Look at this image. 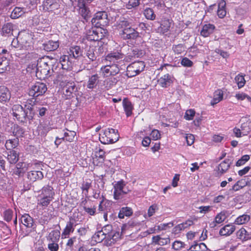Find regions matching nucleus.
Masks as SVG:
<instances>
[{"instance_id":"1","label":"nucleus","mask_w":251,"mask_h":251,"mask_svg":"<svg viewBox=\"0 0 251 251\" xmlns=\"http://www.w3.org/2000/svg\"><path fill=\"white\" fill-rule=\"evenodd\" d=\"M47 58H43L38 60L36 65H32L34 72L36 73V76L39 79H45L50 76L53 72L50 71L49 62L47 61Z\"/></svg>"},{"instance_id":"2","label":"nucleus","mask_w":251,"mask_h":251,"mask_svg":"<svg viewBox=\"0 0 251 251\" xmlns=\"http://www.w3.org/2000/svg\"><path fill=\"white\" fill-rule=\"evenodd\" d=\"M61 86L63 87V95L66 99H69L74 92L76 90L75 84L74 82L67 81V76L62 75H58L55 80Z\"/></svg>"},{"instance_id":"3","label":"nucleus","mask_w":251,"mask_h":251,"mask_svg":"<svg viewBox=\"0 0 251 251\" xmlns=\"http://www.w3.org/2000/svg\"><path fill=\"white\" fill-rule=\"evenodd\" d=\"M119 135L117 130L108 128L100 134V140L103 144L115 143L119 139Z\"/></svg>"},{"instance_id":"4","label":"nucleus","mask_w":251,"mask_h":251,"mask_svg":"<svg viewBox=\"0 0 251 251\" xmlns=\"http://www.w3.org/2000/svg\"><path fill=\"white\" fill-rule=\"evenodd\" d=\"M129 24L128 21L126 20L120 21L118 27L122 29V32L120 33L122 37L124 39H135L139 33L134 28L128 27Z\"/></svg>"},{"instance_id":"5","label":"nucleus","mask_w":251,"mask_h":251,"mask_svg":"<svg viewBox=\"0 0 251 251\" xmlns=\"http://www.w3.org/2000/svg\"><path fill=\"white\" fill-rule=\"evenodd\" d=\"M21 50L28 51L32 48L31 35L25 31H21L19 33Z\"/></svg>"},{"instance_id":"6","label":"nucleus","mask_w":251,"mask_h":251,"mask_svg":"<svg viewBox=\"0 0 251 251\" xmlns=\"http://www.w3.org/2000/svg\"><path fill=\"white\" fill-rule=\"evenodd\" d=\"M92 23L98 28H100L108 25L109 21L107 18V14L104 11H99L96 13L92 19Z\"/></svg>"},{"instance_id":"7","label":"nucleus","mask_w":251,"mask_h":251,"mask_svg":"<svg viewBox=\"0 0 251 251\" xmlns=\"http://www.w3.org/2000/svg\"><path fill=\"white\" fill-rule=\"evenodd\" d=\"M47 90L46 85L42 82H37L29 88L28 94L33 97L43 95Z\"/></svg>"},{"instance_id":"8","label":"nucleus","mask_w":251,"mask_h":251,"mask_svg":"<svg viewBox=\"0 0 251 251\" xmlns=\"http://www.w3.org/2000/svg\"><path fill=\"white\" fill-rule=\"evenodd\" d=\"M145 65L143 61L132 63L127 67V75L129 77L134 76L142 72Z\"/></svg>"},{"instance_id":"9","label":"nucleus","mask_w":251,"mask_h":251,"mask_svg":"<svg viewBox=\"0 0 251 251\" xmlns=\"http://www.w3.org/2000/svg\"><path fill=\"white\" fill-rule=\"evenodd\" d=\"M107 31L102 27L97 28L96 30L89 31L87 35L89 41H99L107 35Z\"/></svg>"},{"instance_id":"10","label":"nucleus","mask_w":251,"mask_h":251,"mask_svg":"<svg viewBox=\"0 0 251 251\" xmlns=\"http://www.w3.org/2000/svg\"><path fill=\"white\" fill-rule=\"evenodd\" d=\"M120 71L119 67L117 64L111 65H107L100 68V73L104 77H108L111 75H115Z\"/></svg>"},{"instance_id":"11","label":"nucleus","mask_w":251,"mask_h":251,"mask_svg":"<svg viewBox=\"0 0 251 251\" xmlns=\"http://www.w3.org/2000/svg\"><path fill=\"white\" fill-rule=\"evenodd\" d=\"M126 184L124 181L117 182L114 186V198L115 200L121 199L123 196L127 192L125 189Z\"/></svg>"},{"instance_id":"12","label":"nucleus","mask_w":251,"mask_h":251,"mask_svg":"<svg viewBox=\"0 0 251 251\" xmlns=\"http://www.w3.org/2000/svg\"><path fill=\"white\" fill-rule=\"evenodd\" d=\"M13 116L18 120H22L27 114V111L20 104H15L12 107Z\"/></svg>"},{"instance_id":"13","label":"nucleus","mask_w":251,"mask_h":251,"mask_svg":"<svg viewBox=\"0 0 251 251\" xmlns=\"http://www.w3.org/2000/svg\"><path fill=\"white\" fill-rule=\"evenodd\" d=\"M59 0H46L43 2V7L45 11H53L59 8Z\"/></svg>"},{"instance_id":"14","label":"nucleus","mask_w":251,"mask_h":251,"mask_svg":"<svg viewBox=\"0 0 251 251\" xmlns=\"http://www.w3.org/2000/svg\"><path fill=\"white\" fill-rule=\"evenodd\" d=\"M75 222L72 218L67 222L65 227L64 228L61 237L62 239L68 238L70 234L73 233L75 230L74 228Z\"/></svg>"},{"instance_id":"15","label":"nucleus","mask_w":251,"mask_h":251,"mask_svg":"<svg viewBox=\"0 0 251 251\" xmlns=\"http://www.w3.org/2000/svg\"><path fill=\"white\" fill-rule=\"evenodd\" d=\"M98 50L97 51L95 50L93 47H90L89 49L87 50L86 56L91 61H94L96 59L97 56L101 54L103 50V48H101L100 46L99 45Z\"/></svg>"},{"instance_id":"16","label":"nucleus","mask_w":251,"mask_h":251,"mask_svg":"<svg viewBox=\"0 0 251 251\" xmlns=\"http://www.w3.org/2000/svg\"><path fill=\"white\" fill-rule=\"evenodd\" d=\"M21 222L27 228L34 229L35 227L33 219L29 214H25L22 215L21 218Z\"/></svg>"},{"instance_id":"17","label":"nucleus","mask_w":251,"mask_h":251,"mask_svg":"<svg viewBox=\"0 0 251 251\" xmlns=\"http://www.w3.org/2000/svg\"><path fill=\"white\" fill-rule=\"evenodd\" d=\"M105 152L99 148L95 153V157L93 159V162L96 165H100L104 161Z\"/></svg>"},{"instance_id":"18","label":"nucleus","mask_w":251,"mask_h":251,"mask_svg":"<svg viewBox=\"0 0 251 251\" xmlns=\"http://www.w3.org/2000/svg\"><path fill=\"white\" fill-rule=\"evenodd\" d=\"M174 78L169 74H166L161 77L159 80V83L162 87H167L170 86L174 81Z\"/></svg>"},{"instance_id":"19","label":"nucleus","mask_w":251,"mask_h":251,"mask_svg":"<svg viewBox=\"0 0 251 251\" xmlns=\"http://www.w3.org/2000/svg\"><path fill=\"white\" fill-rule=\"evenodd\" d=\"M235 230V227L232 224H227L221 228L219 234L221 236H228L233 233Z\"/></svg>"},{"instance_id":"20","label":"nucleus","mask_w":251,"mask_h":251,"mask_svg":"<svg viewBox=\"0 0 251 251\" xmlns=\"http://www.w3.org/2000/svg\"><path fill=\"white\" fill-rule=\"evenodd\" d=\"M99 81V76L98 75L95 74L89 77L87 82L86 86L87 88L92 89L95 88Z\"/></svg>"},{"instance_id":"21","label":"nucleus","mask_w":251,"mask_h":251,"mask_svg":"<svg viewBox=\"0 0 251 251\" xmlns=\"http://www.w3.org/2000/svg\"><path fill=\"white\" fill-rule=\"evenodd\" d=\"M215 29V26L210 24H206L202 26L201 31V35L204 37L209 36L213 33Z\"/></svg>"},{"instance_id":"22","label":"nucleus","mask_w":251,"mask_h":251,"mask_svg":"<svg viewBox=\"0 0 251 251\" xmlns=\"http://www.w3.org/2000/svg\"><path fill=\"white\" fill-rule=\"evenodd\" d=\"M71 57L67 55H64L61 56L60 62L63 70L70 69L72 67V62L70 60Z\"/></svg>"},{"instance_id":"23","label":"nucleus","mask_w":251,"mask_h":251,"mask_svg":"<svg viewBox=\"0 0 251 251\" xmlns=\"http://www.w3.org/2000/svg\"><path fill=\"white\" fill-rule=\"evenodd\" d=\"M121 234L119 232L113 231L111 232V233L108 235L107 238V242L106 243L107 245L111 246L114 244L118 239L120 238Z\"/></svg>"},{"instance_id":"24","label":"nucleus","mask_w":251,"mask_h":251,"mask_svg":"<svg viewBox=\"0 0 251 251\" xmlns=\"http://www.w3.org/2000/svg\"><path fill=\"white\" fill-rule=\"evenodd\" d=\"M43 177V174L40 171H31L27 173V178L31 181L34 182L38 179H41Z\"/></svg>"},{"instance_id":"25","label":"nucleus","mask_w":251,"mask_h":251,"mask_svg":"<svg viewBox=\"0 0 251 251\" xmlns=\"http://www.w3.org/2000/svg\"><path fill=\"white\" fill-rule=\"evenodd\" d=\"M226 218V216L225 212L222 211L218 213L215 217L214 221L210 224L211 227H214L217 224L222 223Z\"/></svg>"},{"instance_id":"26","label":"nucleus","mask_w":251,"mask_h":251,"mask_svg":"<svg viewBox=\"0 0 251 251\" xmlns=\"http://www.w3.org/2000/svg\"><path fill=\"white\" fill-rule=\"evenodd\" d=\"M224 93L222 90L218 89L214 93L213 98L211 101V104L214 105L223 99Z\"/></svg>"},{"instance_id":"27","label":"nucleus","mask_w":251,"mask_h":251,"mask_svg":"<svg viewBox=\"0 0 251 251\" xmlns=\"http://www.w3.org/2000/svg\"><path fill=\"white\" fill-rule=\"evenodd\" d=\"M123 54L118 51H113L109 53L105 58L107 61L115 62V61L121 59L123 58Z\"/></svg>"},{"instance_id":"28","label":"nucleus","mask_w":251,"mask_h":251,"mask_svg":"<svg viewBox=\"0 0 251 251\" xmlns=\"http://www.w3.org/2000/svg\"><path fill=\"white\" fill-rule=\"evenodd\" d=\"M44 49L47 51H50L56 50L59 46L58 41H49L48 42L44 44Z\"/></svg>"},{"instance_id":"29","label":"nucleus","mask_w":251,"mask_h":251,"mask_svg":"<svg viewBox=\"0 0 251 251\" xmlns=\"http://www.w3.org/2000/svg\"><path fill=\"white\" fill-rule=\"evenodd\" d=\"M172 21L168 19L162 20L160 24V27L158 28L159 32L165 33L168 32L171 27Z\"/></svg>"},{"instance_id":"30","label":"nucleus","mask_w":251,"mask_h":251,"mask_svg":"<svg viewBox=\"0 0 251 251\" xmlns=\"http://www.w3.org/2000/svg\"><path fill=\"white\" fill-rule=\"evenodd\" d=\"M32 165L30 163L25 162H19L17 164L16 167L17 173L19 175L24 174L29 168H31Z\"/></svg>"},{"instance_id":"31","label":"nucleus","mask_w":251,"mask_h":251,"mask_svg":"<svg viewBox=\"0 0 251 251\" xmlns=\"http://www.w3.org/2000/svg\"><path fill=\"white\" fill-rule=\"evenodd\" d=\"M237 237L242 241H246L251 238V234L249 233L245 228H241L236 233Z\"/></svg>"},{"instance_id":"32","label":"nucleus","mask_w":251,"mask_h":251,"mask_svg":"<svg viewBox=\"0 0 251 251\" xmlns=\"http://www.w3.org/2000/svg\"><path fill=\"white\" fill-rule=\"evenodd\" d=\"M68 53L70 57L77 58L82 55V50L79 46H76L71 47L68 51Z\"/></svg>"},{"instance_id":"33","label":"nucleus","mask_w":251,"mask_h":251,"mask_svg":"<svg viewBox=\"0 0 251 251\" xmlns=\"http://www.w3.org/2000/svg\"><path fill=\"white\" fill-rule=\"evenodd\" d=\"M10 98L9 90L5 87H0V101L6 102Z\"/></svg>"},{"instance_id":"34","label":"nucleus","mask_w":251,"mask_h":251,"mask_svg":"<svg viewBox=\"0 0 251 251\" xmlns=\"http://www.w3.org/2000/svg\"><path fill=\"white\" fill-rule=\"evenodd\" d=\"M226 3L224 0H221L218 3L217 14L220 18H223L226 15Z\"/></svg>"},{"instance_id":"35","label":"nucleus","mask_w":251,"mask_h":251,"mask_svg":"<svg viewBox=\"0 0 251 251\" xmlns=\"http://www.w3.org/2000/svg\"><path fill=\"white\" fill-rule=\"evenodd\" d=\"M54 194L53 188L51 186H47L42 188V192L40 195L53 199Z\"/></svg>"},{"instance_id":"36","label":"nucleus","mask_w":251,"mask_h":251,"mask_svg":"<svg viewBox=\"0 0 251 251\" xmlns=\"http://www.w3.org/2000/svg\"><path fill=\"white\" fill-rule=\"evenodd\" d=\"M123 105L126 116L127 117L130 116L133 108L131 102L125 98L123 100Z\"/></svg>"},{"instance_id":"37","label":"nucleus","mask_w":251,"mask_h":251,"mask_svg":"<svg viewBox=\"0 0 251 251\" xmlns=\"http://www.w3.org/2000/svg\"><path fill=\"white\" fill-rule=\"evenodd\" d=\"M111 202L110 201L103 199L99 205V210L103 212H108L110 209Z\"/></svg>"},{"instance_id":"38","label":"nucleus","mask_w":251,"mask_h":251,"mask_svg":"<svg viewBox=\"0 0 251 251\" xmlns=\"http://www.w3.org/2000/svg\"><path fill=\"white\" fill-rule=\"evenodd\" d=\"M248 178L245 177L238 180L232 187V190L237 191L244 187L248 184Z\"/></svg>"},{"instance_id":"39","label":"nucleus","mask_w":251,"mask_h":251,"mask_svg":"<svg viewBox=\"0 0 251 251\" xmlns=\"http://www.w3.org/2000/svg\"><path fill=\"white\" fill-rule=\"evenodd\" d=\"M60 237V232L58 230H54L50 232L48 240L51 242H58Z\"/></svg>"},{"instance_id":"40","label":"nucleus","mask_w":251,"mask_h":251,"mask_svg":"<svg viewBox=\"0 0 251 251\" xmlns=\"http://www.w3.org/2000/svg\"><path fill=\"white\" fill-rule=\"evenodd\" d=\"M19 154L15 151H10L7 154V160L11 164L16 163L19 159Z\"/></svg>"},{"instance_id":"41","label":"nucleus","mask_w":251,"mask_h":251,"mask_svg":"<svg viewBox=\"0 0 251 251\" xmlns=\"http://www.w3.org/2000/svg\"><path fill=\"white\" fill-rule=\"evenodd\" d=\"M158 210V206L156 204H152L149 207L147 213L144 215V217L146 219H149L153 216Z\"/></svg>"},{"instance_id":"42","label":"nucleus","mask_w":251,"mask_h":251,"mask_svg":"<svg viewBox=\"0 0 251 251\" xmlns=\"http://www.w3.org/2000/svg\"><path fill=\"white\" fill-rule=\"evenodd\" d=\"M230 162L229 160H225L222 161L218 166V170L220 173H226L230 167Z\"/></svg>"},{"instance_id":"43","label":"nucleus","mask_w":251,"mask_h":251,"mask_svg":"<svg viewBox=\"0 0 251 251\" xmlns=\"http://www.w3.org/2000/svg\"><path fill=\"white\" fill-rule=\"evenodd\" d=\"M207 249V247L204 243H196L191 246L189 250L190 251H205Z\"/></svg>"},{"instance_id":"44","label":"nucleus","mask_w":251,"mask_h":251,"mask_svg":"<svg viewBox=\"0 0 251 251\" xmlns=\"http://www.w3.org/2000/svg\"><path fill=\"white\" fill-rule=\"evenodd\" d=\"M25 13L23 8L19 7H16L12 11L10 17L12 19H17L22 16Z\"/></svg>"},{"instance_id":"45","label":"nucleus","mask_w":251,"mask_h":251,"mask_svg":"<svg viewBox=\"0 0 251 251\" xmlns=\"http://www.w3.org/2000/svg\"><path fill=\"white\" fill-rule=\"evenodd\" d=\"M132 214V209L130 207H123L120 210L118 214V217L120 219H123L125 216L129 217Z\"/></svg>"},{"instance_id":"46","label":"nucleus","mask_w":251,"mask_h":251,"mask_svg":"<svg viewBox=\"0 0 251 251\" xmlns=\"http://www.w3.org/2000/svg\"><path fill=\"white\" fill-rule=\"evenodd\" d=\"M52 200V199H49L47 197L39 195L37 204L38 206H40L44 208L47 207Z\"/></svg>"},{"instance_id":"47","label":"nucleus","mask_w":251,"mask_h":251,"mask_svg":"<svg viewBox=\"0 0 251 251\" xmlns=\"http://www.w3.org/2000/svg\"><path fill=\"white\" fill-rule=\"evenodd\" d=\"M101 230L99 231L93 235L92 238L97 243H100L104 239L107 241V237Z\"/></svg>"},{"instance_id":"48","label":"nucleus","mask_w":251,"mask_h":251,"mask_svg":"<svg viewBox=\"0 0 251 251\" xmlns=\"http://www.w3.org/2000/svg\"><path fill=\"white\" fill-rule=\"evenodd\" d=\"M19 143L18 139L15 138L13 139H9L6 141L5 146L7 150H11L16 148Z\"/></svg>"},{"instance_id":"49","label":"nucleus","mask_w":251,"mask_h":251,"mask_svg":"<svg viewBox=\"0 0 251 251\" xmlns=\"http://www.w3.org/2000/svg\"><path fill=\"white\" fill-rule=\"evenodd\" d=\"M75 135L76 133L75 131L67 130V131L64 132L63 138V140H65L67 141L72 142L74 140Z\"/></svg>"},{"instance_id":"50","label":"nucleus","mask_w":251,"mask_h":251,"mask_svg":"<svg viewBox=\"0 0 251 251\" xmlns=\"http://www.w3.org/2000/svg\"><path fill=\"white\" fill-rule=\"evenodd\" d=\"M250 216L248 215H242L236 218L235 223L237 225H242L247 223L250 220Z\"/></svg>"},{"instance_id":"51","label":"nucleus","mask_w":251,"mask_h":251,"mask_svg":"<svg viewBox=\"0 0 251 251\" xmlns=\"http://www.w3.org/2000/svg\"><path fill=\"white\" fill-rule=\"evenodd\" d=\"M91 187V182L90 180L84 181L82 183L81 189L82 191V193H83L86 196L88 195L89 189Z\"/></svg>"},{"instance_id":"52","label":"nucleus","mask_w":251,"mask_h":251,"mask_svg":"<svg viewBox=\"0 0 251 251\" xmlns=\"http://www.w3.org/2000/svg\"><path fill=\"white\" fill-rule=\"evenodd\" d=\"M235 81L236 82L239 89L242 88L245 84L246 80L244 76L239 74L235 77Z\"/></svg>"},{"instance_id":"53","label":"nucleus","mask_w":251,"mask_h":251,"mask_svg":"<svg viewBox=\"0 0 251 251\" xmlns=\"http://www.w3.org/2000/svg\"><path fill=\"white\" fill-rule=\"evenodd\" d=\"M145 17L150 20H154L155 19V15L153 10L150 8H147L144 12Z\"/></svg>"},{"instance_id":"54","label":"nucleus","mask_w":251,"mask_h":251,"mask_svg":"<svg viewBox=\"0 0 251 251\" xmlns=\"http://www.w3.org/2000/svg\"><path fill=\"white\" fill-rule=\"evenodd\" d=\"M235 97L238 100H243L247 99L248 101L251 102V97L243 92L237 93L235 95Z\"/></svg>"},{"instance_id":"55","label":"nucleus","mask_w":251,"mask_h":251,"mask_svg":"<svg viewBox=\"0 0 251 251\" xmlns=\"http://www.w3.org/2000/svg\"><path fill=\"white\" fill-rule=\"evenodd\" d=\"M173 226L174 224L172 222L160 224L156 226L157 231L159 232L162 230H167L168 228H170Z\"/></svg>"},{"instance_id":"56","label":"nucleus","mask_w":251,"mask_h":251,"mask_svg":"<svg viewBox=\"0 0 251 251\" xmlns=\"http://www.w3.org/2000/svg\"><path fill=\"white\" fill-rule=\"evenodd\" d=\"M241 130L243 133V135H247L251 130V123L246 122L242 124L241 126Z\"/></svg>"},{"instance_id":"57","label":"nucleus","mask_w":251,"mask_h":251,"mask_svg":"<svg viewBox=\"0 0 251 251\" xmlns=\"http://www.w3.org/2000/svg\"><path fill=\"white\" fill-rule=\"evenodd\" d=\"M13 25L11 23H7L3 25L2 28V32L3 34H10L13 30Z\"/></svg>"},{"instance_id":"58","label":"nucleus","mask_w":251,"mask_h":251,"mask_svg":"<svg viewBox=\"0 0 251 251\" xmlns=\"http://www.w3.org/2000/svg\"><path fill=\"white\" fill-rule=\"evenodd\" d=\"M140 0H128L126 7L128 9L136 8L140 4Z\"/></svg>"},{"instance_id":"59","label":"nucleus","mask_w":251,"mask_h":251,"mask_svg":"<svg viewBox=\"0 0 251 251\" xmlns=\"http://www.w3.org/2000/svg\"><path fill=\"white\" fill-rule=\"evenodd\" d=\"M173 50L176 54H179L185 51L186 48L182 44H178L174 46Z\"/></svg>"},{"instance_id":"60","label":"nucleus","mask_w":251,"mask_h":251,"mask_svg":"<svg viewBox=\"0 0 251 251\" xmlns=\"http://www.w3.org/2000/svg\"><path fill=\"white\" fill-rule=\"evenodd\" d=\"M196 112L194 109H190L186 111L184 118L188 121L192 120L195 115Z\"/></svg>"},{"instance_id":"61","label":"nucleus","mask_w":251,"mask_h":251,"mask_svg":"<svg viewBox=\"0 0 251 251\" xmlns=\"http://www.w3.org/2000/svg\"><path fill=\"white\" fill-rule=\"evenodd\" d=\"M184 243L180 241L176 240L173 243L172 247L174 250L178 251L184 248Z\"/></svg>"},{"instance_id":"62","label":"nucleus","mask_w":251,"mask_h":251,"mask_svg":"<svg viewBox=\"0 0 251 251\" xmlns=\"http://www.w3.org/2000/svg\"><path fill=\"white\" fill-rule=\"evenodd\" d=\"M13 215V213L12 210H6L3 213L4 219L7 222H9L11 220Z\"/></svg>"},{"instance_id":"63","label":"nucleus","mask_w":251,"mask_h":251,"mask_svg":"<svg viewBox=\"0 0 251 251\" xmlns=\"http://www.w3.org/2000/svg\"><path fill=\"white\" fill-rule=\"evenodd\" d=\"M181 64L185 67H191L193 65V62L187 57H184L181 61Z\"/></svg>"},{"instance_id":"64","label":"nucleus","mask_w":251,"mask_h":251,"mask_svg":"<svg viewBox=\"0 0 251 251\" xmlns=\"http://www.w3.org/2000/svg\"><path fill=\"white\" fill-rule=\"evenodd\" d=\"M50 127H49L48 126H43L42 125L38 126V130L41 135L43 136L46 135L47 133L50 130Z\"/></svg>"}]
</instances>
